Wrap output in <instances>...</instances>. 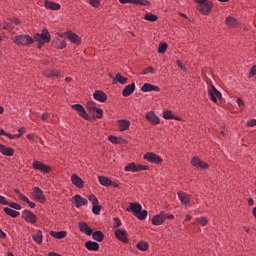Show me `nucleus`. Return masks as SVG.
Listing matches in <instances>:
<instances>
[{
    "label": "nucleus",
    "instance_id": "1",
    "mask_svg": "<svg viewBox=\"0 0 256 256\" xmlns=\"http://www.w3.org/2000/svg\"><path fill=\"white\" fill-rule=\"evenodd\" d=\"M12 41L17 47H29L35 43L33 37L27 34L16 35L13 37Z\"/></svg>",
    "mask_w": 256,
    "mask_h": 256
},
{
    "label": "nucleus",
    "instance_id": "2",
    "mask_svg": "<svg viewBox=\"0 0 256 256\" xmlns=\"http://www.w3.org/2000/svg\"><path fill=\"white\" fill-rule=\"evenodd\" d=\"M208 97L213 103H217V99H223V94L217 90L215 85L211 84L208 89Z\"/></svg>",
    "mask_w": 256,
    "mask_h": 256
},
{
    "label": "nucleus",
    "instance_id": "3",
    "mask_svg": "<svg viewBox=\"0 0 256 256\" xmlns=\"http://www.w3.org/2000/svg\"><path fill=\"white\" fill-rule=\"evenodd\" d=\"M197 11L202 15H209L213 11V2L206 0L203 4L197 7Z\"/></svg>",
    "mask_w": 256,
    "mask_h": 256
},
{
    "label": "nucleus",
    "instance_id": "4",
    "mask_svg": "<svg viewBox=\"0 0 256 256\" xmlns=\"http://www.w3.org/2000/svg\"><path fill=\"white\" fill-rule=\"evenodd\" d=\"M144 159L148 161V163H154L155 165H161V163H163V158L153 152H147L144 155Z\"/></svg>",
    "mask_w": 256,
    "mask_h": 256
},
{
    "label": "nucleus",
    "instance_id": "5",
    "mask_svg": "<svg viewBox=\"0 0 256 256\" xmlns=\"http://www.w3.org/2000/svg\"><path fill=\"white\" fill-rule=\"evenodd\" d=\"M35 41H43V43H51V34L49 30L43 29L41 33H36L34 35Z\"/></svg>",
    "mask_w": 256,
    "mask_h": 256
},
{
    "label": "nucleus",
    "instance_id": "6",
    "mask_svg": "<svg viewBox=\"0 0 256 256\" xmlns=\"http://www.w3.org/2000/svg\"><path fill=\"white\" fill-rule=\"evenodd\" d=\"M191 165L192 167H194L195 169H209V164L203 160H200L199 157L194 156L191 159Z\"/></svg>",
    "mask_w": 256,
    "mask_h": 256
},
{
    "label": "nucleus",
    "instance_id": "7",
    "mask_svg": "<svg viewBox=\"0 0 256 256\" xmlns=\"http://www.w3.org/2000/svg\"><path fill=\"white\" fill-rule=\"evenodd\" d=\"M32 167L33 169L41 171L42 173H51V167L41 161H34Z\"/></svg>",
    "mask_w": 256,
    "mask_h": 256
},
{
    "label": "nucleus",
    "instance_id": "8",
    "mask_svg": "<svg viewBox=\"0 0 256 256\" xmlns=\"http://www.w3.org/2000/svg\"><path fill=\"white\" fill-rule=\"evenodd\" d=\"M72 109H75V111L78 112L79 116L85 119L86 121H90L91 117L89 114H87V111H85V108L81 104H73Z\"/></svg>",
    "mask_w": 256,
    "mask_h": 256
},
{
    "label": "nucleus",
    "instance_id": "9",
    "mask_svg": "<svg viewBox=\"0 0 256 256\" xmlns=\"http://www.w3.org/2000/svg\"><path fill=\"white\" fill-rule=\"evenodd\" d=\"M32 196L36 201H39V203H45L47 201V198H45V195H43V190L39 187H34Z\"/></svg>",
    "mask_w": 256,
    "mask_h": 256
},
{
    "label": "nucleus",
    "instance_id": "10",
    "mask_svg": "<svg viewBox=\"0 0 256 256\" xmlns=\"http://www.w3.org/2000/svg\"><path fill=\"white\" fill-rule=\"evenodd\" d=\"M22 217L25 219V221H27V223H32V224L37 223V215H35V213L29 210H24L22 212Z\"/></svg>",
    "mask_w": 256,
    "mask_h": 256
},
{
    "label": "nucleus",
    "instance_id": "11",
    "mask_svg": "<svg viewBox=\"0 0 256 256\" xmlns=\"http://www.w3.org/2000/svg\"><path fill=\"white\" fill-rule=\"evenodd\" d=\"M114 234L118 241H121L122 243H129V238L127 237L126 230L117 229L114 231Z\"/></svg>",
    "mask_w": 256,
    "mask_h": 256
},
{
    "label": "nucleus",
    "instance_id": "12",
    "mask_svg": "<svg viewBox=\"0 0 256 256\" xmlns=\"http://www.w3.org/2000/svg\"><path fill=\"white\" fill-rule=\"evenodd\" d=\"M146 120L148 123H151V125H159V123H161V119H159L153 111H150L146 114Z\"/></svg>",
    "mask_w": 256,
    "mask_h": 256
},
{
    "label": "nucleus",
    "instance_id": "13",
    "mask_svg": "<svg viewBox=\"0 0 256 256\" xmlns=\"http://www.w3.org/2000/svg\"><path fill=\"white\" fill-rule=\"evenodd\" d=\"M71 182L72 185H75L78 189H83V187H85V181H83L77 174L71 176Z\"/></svg>",
    "mask_w": 256,
    "mask_h": 256
},
{
    "label": "nucleus",
    "instance_id": "14",
    "mask_svg": "<svg viewBox=\"0 0 256 256\" xmlns=\"http://www.w3.org/2000/svg\"><path fill=\"white\" fill-rule=\"evenodd\" d=\"M165 211H161L160 214L153 216L152 225H163L165 223Z\"/></svg>",
    "mask_w": 256,
    "mask_h": 256
},
{
    "label": "nucleus",
    "instance_id": "15",
    "mask_svg": "<svg viewBox=\"0 0 256 256\" xmlns=\"http://www.w3.org/2000/svg\"><path fill=\"white\" fill-rule=\"evenodd\" d=\"M93 98L95 101H99V103H105V101H107V94H105L103 90H96L93 93Z\"/></svg>",
    "mask_w": 256,
    "mask_h": 256
},
{
    "label": "nucleus",
    "instance_id": "16",
    "mask_svg": "<svg viewBox=\"0 0 256 256\" xmlns=\"http://www.w3.org/2000/svg\"><path fill=\"white\" fill-rule=\"evenodd\" d=\"M74 204H75V207L77 209H79V207H83V205H87V203H89V201H87L86 198H83L81 195L79 194H76L74 197Z\"/></svg>",
    "mask_w": 256,
    "mask_h": 256
},
{
    "label": "nucleus",
    "instance_id": "17",
    "mask_svg": "<svg viewBox=\"0 0 256 256\" xmlns=\"http://www.w3.org/2000/svg\"><path fill=\"white\" fill-rule=\"evenodd\" d=\"M141 91L143 93H149L151 91H155L156 93H159V91H161V88H159V86H155L153 84H149V83H145L142 87H141Z\"/></svg>",
    "mask_w": 256,
    "mask_h": 256
},
{
    "label": "nucleus",
    "instance_id": "18",
    "mask_svg": "<svg viewBox=\"0 0 256 256\" xmlns=\"http://www.w3.org/2000/svg\"><path fill=\"white\" fill-rule=\"evenodd\" d=\"M79 230L81 233H85V235L91 236L93 235V229L89 227V225L86 222H80L78 224Z\"/></svg>",
    "mask_w": 256,
    "mask_h": 256
},
{
    "label": "nucleus",
    "instance_id": "19",
    "mask_svg": "<svg viewBox=\"0 0 256 256\" xmlns=\"http://www.w3.org/2000/svg\"><path fill=\"white\" fill-rule=\"evenodd\" d=\"M0 153L6 157H13V155H15V149L0 144Z\"/></svg>",
    "mask_w": 256,
    "mask_h": 256
},
{
    "label": "nucleus",
    "instance_id": "20",
    "mask_svg": "<svg viewBox=\"0 0 256 256\" xmlns=\"http://www.w3.org/2000/svg\"><path fill=\"white\" fill-rule=\"evenodd\" d=\"M177 195L182 205H189L191 203V197L183 191L177 192Z\"/></svg>",
    "mask_w": 256,
    "mask_h": 256
},
{
    "label": "nucleus",
    "instance_id": "21",
    "mask_svg": "<svg viewBox=\"0 0 256 256\" xmlns=\"http://www.w3.org/2000/svg\"><path fill=\"white\" fill-rule=\"evenodd\" d=\"M44 5L47 9H50L51 11H59V9H61V4L55 3L51 0H45Z\"/></svg>",
    "mask_w": 256,
    "mask_h": 256
},
{
    "label": "nucleus",
    "instance_id": "22",
    "mask_svg": "<svg viewBox=\"0 0 256 256\" xmlns=\"http://www.w3.org/2000/svg\"><path fill=\"white\" fill-rule=\"evenodd\" d=\"M67 39H69L74 45H81V38L76 33L69 31L67 33Z\"/></svg>",
    "mask_w": 256,
    "mask_h": 256
},
{
    "label": "nucleus",
    "instance_id": "23",
    "mask_svg": "<svg viewBox=\"0 0 256 256\" xmlns=\"http://www.w3.org/2000/svg\"><path fill=\"white\" fill-rule=\"evenodd\" d=\"M108 141H110V143H113L114 145H125V143H127V140L121 137H117L115 135L108 136Z\"/></svg>",
    "mask_w": 256,
    "mask_h": 256
},
{
    "label": "nucleus",
    "instance_id": "24",
    "mask_svg": "<svg viewBox=\"0 0 256 256\" xmlns=\"http://www.w3.org/2000/svg\"><path fill=\"white\" fill-rule=\"evenodd\" d=\"M119 131H127L131 127V122L129 120H118Z\"/></svg>",
    "mask_w": 256,
    "mask_h": 256
},
{
    "label": "nucleus",
    "instance_id": "25",
    "mask_svg": "<svg viewBox=\"0 0 256 256\" xmlns=\"http://www.w3.org/2000/svg\"><path fill=\"white\" fill-rule=\"evenodd\" d=\"M140 169L141 168L139 167V164H135V162H131L125 166L124 171H126V172L131 171L132 173H139Z\"/></svg>",
    "mask_w": 256,
    "mask_h": 256
},
{
    "label": "nucleus",
    "instance_id": "26",
    "mask_svg": "<svg viewBox=\"0 0 256 256\" xmlns=\"http://www.w3.org/2000/svg\"><path fill=\"white\" fill-rule=\"evenodd\" d=\"M44 77H47V79H55V77H59L61 75V72L58 70H46L42 73Z\"/></svg>",
    "mask_w": 256,
    "mask_h": 256
},
{
    "label": "nucleus",
    "instance_id": "27",
    "mask_svg": "<svg viewBox=\"0 0 256 256\" xmlns=\"http://www.w3.org/2000/svg\"><path fill=\"white\" fill-rule=\"evenodd\" d=\"M135 91V83H132L130 85H127L124 90L122 91L123 97H129L134 93Z\"/></svg>",
    "mask_w": 256,
    "mask_h": 256
},
{
    "label": "nucleus",
    "instance_id": "28",
    "mask_svg": "<svg viewBox=\"0 0 256 256\" xmlns=\"http://www.w3.org/2000/svg\"><path fill=\"white\" fill-rule=\"evenodd\" d=\"M52 45L55 47V49H65V47H67V42L57 38L56 40L52 41Z\"/></svg>",
    "mask_w": 256,
    "mask_h": 256
},
{
    "label": "nucleus",
    "instance_id": "29",
    "mask_svg": "<svg viewBox=\"0 0 256 256\" xmlns=\"http://www.w3.org/2000/svg\"><path fill=\"white\" fill-rule=\"evenodd\" d=\"M85 247L88 249V251H99V243L91 240L85 243Z\"/></svg>",
    "mask_w": 256,
    "mask_h": 256
},
{
    "label": "nucleus",
    "instance_id": "30",
    "mask_svg": "<svg viewBox=\"0 0 256 256\" xmlns=\"http://www.w3.org/2000/svg\"><path fill=\"white\" fill-rule=\"evenodd\" d=\"M50 235L51 237H54V239H65V237H67V231H51Z\"/></svg>",
    "mask_w": 256,
    "mask_h": 256
},
{
    "label": "nucleus",
    "instance_id": "31",
    "mask_svg": "<svg viewBox=\"0 0 256 256\" xmlns=\"http://www.w3.org/2000/svg\"><path fill=\"white\" fill-rule=\"evenodd\" d=\"M92 239H94V241H98V243H101L105 239V234H103L100 230H97L92 232Z\"/></svg>",
    "mask_w": 256,
    "mask_h": 256
},
{
    "label": "nucleus",
    "instance_id": "32",
    "mask_svg": "<svg viewBox=\"0 0 256 256\" xmlns=\"http://www.w3.org/2000/svg\"><path fill=\"white\" fill-rule=\"evenodd\" d=\"M32 239L35 243L41 245V243H43V232L41 230H37L36 234L32 235Z\"/></svg>",
    "mask_w": 256,
    "mask_h": 256
},
{
    "label": "nucleus",
    "instance_id": "33",
    "mask_svg": "<svg viewBox=\"0 0 256 256\" xmlns=\"http://www.w3.org/2000/svg\"><path fill=\"white\" fill-rule=\"evenodd\" d=\"M4 213L8 215L9 217H12L13 219L19 217L20 213L19 211L13 210L9 207L4 208Z\"/></svg>",
    "mask_w": 256,
    "mask_h": 256
},
{
    "label": "nucleus",
    "instance_id": "34",
    "mask_svg": "<svg viewBox=\"0 0 256 256\" xmlns=\"http://www.w3.org/2000/svg\"><path fill=\"white\" fill-rule=\"evenodd\" d=\"M128 3L132 5H142V7H149V5H151V2L148 0H128Z\"/></svg>",
    "mask_w": 256,
    "mask_h": 256
},
{
    "label": "nucleus",
    "instance_id": "35",
    "mask_svg": "<svg viewBox=\"0 0 256 256\" xmlns=\"http://www.w3.org/2000/svg\"><path fill=\"white\" fill-rule=\"evenodd\" d=\"M163 117L164 119H174L175 121H181V118L173 115V112L171 110H165L163 112Z\"/></svg>",
    "mask_w": 256,
    "mask_h": 256
},
{
    "label": "nucleus",
    "instance_id": "36",
    "mask_svg": "<svg viewBox=\"0 0 256 256\" xmlns=\"http://www.w3.org/2000/svg\"><path fill=\"white\" fill-rule=\"evenodd\" d=\"M98 181L100 185H103V187H109L111 186V179L106 176H98Z\"/></svg>",
    "mask_w": 256,
    "mask_h": 256
},
{
    "label": "nucleus",
    "instance_id": "37",
    "mask_svg": "<svg viewBox=\"0 0 256 256\" xmlns=\"http://www.w3.org/2000/svg\"><path fill=\"white\" fill-rule=\"evenodd\" d=\"M130 209L137 216L139 213H141V209H143V207L139 203H130Z\"/></svg>",
    "mask_w": 256,
    "mask_h": 256
},
{
    "label": "nucleus",
    "instance_id": "38",
    "mask_svg": "<svg viewBox=\"0 0 256 256\" xmlns=\"http://www.w3.org/2000/svg\"><path fill=\"white\" fill-rule=\"evenodd\" d=\"M225 23L226 25H228V27H237V25H239V22H237V19L231 16L226 17Z\"/></svg>",
    "mask_w": 256,
    "mask_h": 256
},
{
    "label": "nucleus",
    "instance_id": "39",
    "mask_svg": "<svg viewBox=\"0 0 256 256\" xmlns=\"http://www.w3.org/2000/svg\"><path fill=\"white\" fill-rule=\"evenodd\" d=\"M136 247L139 249V251H149V243L143 240L138 242Z\"/></svg>",
    "mask_w": 256,
    "mask_h": 256
},
{
    "label": "nucleus",
    "instance_id": "40",
    "mask_svg": "<svg viewBox=\"0 0 256 256\" xmlns=\"http://www.w3.org/2000/svg\"><path fill=\"white\" fill-rule=\"evenodd\" d=\"M145 21H149L150 23H155L159 17L153 13H146L144 17Z\"/></svg>",
    "mask_w": 256,
    "mask_h": 256
},
{
    "label": "nucleus",
    "instance_id": "41",
    "mask_svg": "<svg viewBox=\"0 0 256 256\" xmlns=\"http://www.w3.org/2000/svg\"><path fill=\"white\" fill-rule=\"evenodd\" d=\"M20 200L24 201V203H27L31 209H35V206H36L35 203L31 202V200H29L27 196L20 195Z\"/></svg>",
    "mask_w": 256,
    "mask_h": 256
},
{
    "label": "nucleus",
    "instance_id": "42",
    "mask_svg": "<svg viewBox=\"0 0 256 256\" xmlns=\"http://www.w3.org/2000/svg\"><path fill=\"white\" fill-rule=\"evenodd\" d=\"M116 81H118V83H120L121 85H125V83H127L128 79L127 77H124L123 75L121 74H116Z\"/></svg>",
    "mask_w": 256,
    "mask_h": 256
},
{
    "label": "nucleus",
    "instance_id": "43",
    "mask_svg": "<svg viewBox=\"0 0 256 256\" xmlns=\"http://www.w3.org/2000/svg\"><path fill=\"white\" fill-rule=\"evenodd\" d=\"M86 107L88 109V111H90V113H95V110H96V106H95V102L94 101H88L86 103Z\"/></svg>",
    "mask_w": 256,
    "mask_h": 256
},
{
    "label": "nucleus",
    "instance_id": "44",
    "mask_svg": "<svg viewBox=\"0 0 256 256\" xmlns=\"http://www.w3.org/2000/svg\"><path fill=\"white\" fill-rule=\"evenodd\" d=\"M89 1V5H91V7H94V9H99V7H101V0H88Z\"/></svg>",
    "mask_w": 256,
    "mask_h": 256
},
{
    "label": "nucleus",
    "instance_id": "45",
    "mask_svg": "<svg viewBox=\"0 0 256 256\" xmlns=\"http://www.w3.org/2000/svg\"><path fill=\"white\" fill-rule=\"evenodd\" d=\"M196 221L202 227H205V225H207V223H209V220L206 217L197 218Z\"/></svg>",
    "mask_w": 256,
    "mask_h": 256
},
{
    "label": "nucleus",
    "instance_id": "46",
    "mask_svg": "<svg viewBox=\"0 0 256 256\" xmlns=\"http://www.w3.org/2000/svg\"><path fill=\"white\" fill-rule=\"evenodd\" d=\"M92 213H94V215H99V213H101V205L99 204H92Z\"/></svg>",
    "mask_w": 256,
    "mask_h": 256
},
{
    "label": "nucleus",
    "instance_id": "47",
    "mask_svg": "<svg viewBox=\"0 0 256 256\" xmlns=\"http://www.w3.org/2000/svg\"><path fill=\"white\" fill-rule=\"evenodd\" d=\"M88 201H91L92 205H99V199H97V196L94 194L88 197Z\"/></svg>",
    "mask_w": 256,
    "mask_h": 256
},
{
    "label": "nucleus",
    "instance_id": "48",
    "mask_svg": "<svg viewBox=\"0 0 256 256\" xmlns=\"http://www.w3.org/2000/svg\"><path fill=\"white\" fill-rule=\"evenodd\" d=\"M147 73H151V75H153L155 73V68L148 66L142 71L141 75H147Z\"/></svg>",
    "mask_w": 256,
    "mask_h": 256
},
{
    "label": "nucleus",
    "instance_id": "49",
    "mask_svg": "<svg viewBox=\"0 0 256 256\" xmlns=\"http://www.w3.org/2000/svg\"><path fill=\"white\" fill-rule=\"evenodd\" d=\"M136 217L140 221H143V220L147 219V210L141 211L138 215H136Z\"/></svg>",
    "mask_w": 256,
    "mask_h": 256
},
{
    "label": "nucleus",
    "instance_id": "50",
    "mask_svg": "<svg viewBox=\"0 0 256 256\" xmlns=\"http://www.w3.org/2000/svg\"><path fill=\"white\" fill-rule=\"evenodd\" d=\"M94 113H96V115H94L96 119H103V110L101 108H96Z\"/></svg>",
    "mask_w": 256,
    "mask_h": 256
},
{
    "label": "nucleus",
    "instance_id": "51",
    "mask_svg": "<svg viewBox=\"0 0 256 256\" xmlns=\"http://www.w3.org/2000/svg\"><path fill=\"white\" fill-rule=\"evenodd\" d=\"M167 43H160L158 47V53H165L167 51Z\"/></svg>",
    "mask_w": 256,
    "mask_h": 256
},
{
    "label": "nucleus",
    "instance_id": "52",
    "mask_svg": "<svg viewBox=\"0 0 256 256\" xmlns=\"http://www.w3.org/2000/svg\"><path fill=\"white\" fill-rule=\"evenodd\" d=\"M8 207H11V209H16V211H21V205L17 204L16 202H9L7 204Z\"/></svg>",
    "mask_w": 256,
    "mask_h": 256
},
{
    "label": "nucleus",
    "instance_id": "53",
    "mask_svg": "<svg viewBox=\"0 0 256 256\" xmlns=\"http://www.w3.org/2000/svg\"><path fill=\"white\" fill-rule=\"evenodd\" d=\"M122 223H121V219H119V217H115L114 218V229H119V227H121Z\"/></svg>",
    "mask_w": 256,
    "mask_h": 256
},
{
    "label": "nucleus",
    "instance_id": "54",
    "mask_svg": "<svg viewBox=\"0 0 256 256\" xmlns=\"http://www.w3.org/2000/svg\"><path fill=\"white\" fill-rule=\"evenodd\" d=\"M255 75H256V65H253L252 67H251V69H250V72H249V75H248V77H255Z\"/></svg>",
    "mask_w": 256,
    "mask_h": 256
},
{
    "label": "nucleus",
    "instance_id": "55",
    "mask_svg": "<svg viewBox=\"0 0 256 256\" xmlns=\"http://www.w3.org/2000/svg\"><path fill=\"white\" fill-rule=\"evenodd\" d=\"M0 205H9V201H7L5 196L0 195Z\"/></svg>",
    "mask_w": 256,
    "mask_h": 256
},
{
    "label": "nucleus",
    "instance_id": "56",
    "mask_svg": "<svg viewBox=\"0 0 256 256\" xmlns=\"http://www.w3.org/2000/svg\"><path fill=\"white\" fill-rule=\"evenodd\" d=\"M6 137H8V139H19L21 137V134H6Z\"/></svg>",
    "mask_w": 256,
    "mask_h": 256
},
{
    "label": "nucleus",
    "instance_id": "57",
    "mask_svg": "<svg viewBox=\"0 0 256 256\" xmlns=\"http://www.w3.org/2000/svg\"><path fill=\"white\" fill-rule=\"evenodd\" d=\"M138 167L140 168L139 171H149V165L138 164Z\"/></svg>",
    "mask_w": 256,
    "mask_h": 256
},
{
    "label": "nucleus",
    "instance_id": "58",
    "mask_svg": "<svg viewBox=\"0 0 256 256\" xmlns=\"http://www.w3.org/2000/svg\"><path fill=\"white\" fill-rule=\"evenodd\" d=\"M256 119H251L247 122V127H255Z\"/></svg>",
    "mask_w": 256,
    "mask_h": 256
},
{
    "label": "nucleus",
    "instance_id": "59",
    "mask_svg": "<svg viewBox=\"0 0 256 256\" xmlns=\"http://www.w3.org/2000/svg\"><path fill=\"white\" fill-rule=\"evenodd\" d=\"M236 101L238 103V107H241V108L245 107V101H243V99L238 98Z\"/></svg>",
    "mask_w": 256,
    "mask_h": 256
},
{
    "label": "nucleus",
    "instance_id": "60",
    "mask_svg": "<svg viewBox=\"0 0 256 256\" xmlns=\"http://www.w3.org/2000/svg\"><path fill=\"white\" fill-rule=\"evenodd\" d=\"M176 65H178L180 67V69H182L183 71H185V66H183V62H181V60H177L176 61Z\"/></svg>",
    "mask_w": 256,
    "mask_h": 256
},
{
    "label": "nucleus",
    "instance_id": "61",
    "mask_svg": "<svg viewBox=\"0 0 256 256\" xmlns=\"http://www.w3.org/2000/svg\"><path fill=\"white\" fill-rule=\"evenodd\" d=\"M49 119V114L48 113H43L41 116L42 121H47Z\"/></svg>",
    "mask_w": 256,
    "mask_h": 256
},
{
    "label": "nucleus",
    "instance_id": "62",
    "mask_svg": "<svg viewBox=\"0 0 256 256\" xmlns=\"http://www.w3.org/2000/svg\"><path fill=\"white\" fill-rule=\"evenodd\" d=\"M23 133H25V127H20L18 129V135H20V137L23 135Z\"/></svg>",
    "mask_w": 256,
    "mask_h": 256
},
{
    "label": "nucleus",
    "instance_id": "63",
    "mask_svg": "<svg viewBox=\"0 0 256 256\" xmlns=\"http://www.w3.org/2000/svg\"><path fill=\"white\" fill-rule=\"evenodd\" d=\"M11 23H12L13 25H19L21 22L19 21V19L13 18V19L11 20Z\"/></svg>",
    "mask_w": 256,
    "mask_h": 256
},
{
    "label": "nucleus",
    "instance_id": "64",
    "mask_svg": "<svg viewBox=\"0 0 256 256\" xmlns=\"http://www.w3.org/2000/svg\"><path fill=\"white\" fill-rule=\"evenodd\" d=\"M166 219H175V215L173 214L167 215V213H165V220Z\"/></svg>",
    "mask_w": 256,
    "mask_h": 256
}]
</instances>
